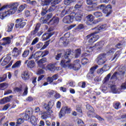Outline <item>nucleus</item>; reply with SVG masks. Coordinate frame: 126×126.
<instances>
[{
	"instance_id": "1",
	"label": "nucleus",
	"mask_w": 126,
	"mask_h": 126,
	"mask_svg": "<svg viewBox=\"0 0 126 126\" xmlns=\"http://www.w3.org/2000/svg\"><path fill=\"white\" fill-rule=\"evenodd\" d=\"M72 51L70 49H67L65 52V55L64 56L63 60L61 61V65L63 67H68L71 69H74V70H78L81 67L80 65V61L77 60L73 62V64L70 63L71 62V59L73 57L72 54Z\"/></svg>"
},
{
	"instance_id": "2",
	"label": "nucleus",
	"mask_w": 126,
	"mask_h": 126,
	"mask_svg": "<svg viewBox=\"0 0 126 126\" xmlns=\"http://www.w3.org/2000/svg\"><path fill=\"white\" fill-rule=\"evenodd\" d=\"M18 3L15 2L12 3L10 4L5 5L2 7L0 8V11H2L4 8H10L9 10H6L3 13H0V19H4V17L6 16H9L11 14H13L15 13V11L17 10V7H18ZM0 6H1V4H0Z\"/></svg>"
},
{
	"instance_id": "3",
	"label": "nucleus",
	"mask_w": 126,
	"mask_h": 126,
	"mask_svg": "<svg viewBox=\"0 0 126 126\" xmlns=\"http://www.w3.org/2000/svg\"><path fill=\"white\" fill-rule=\"evenodd\" d=\"M41 26L40 24H37L35 26L34 30L31 32V34L27 37L26 41V45H29L31 43V41L33 39V38L35 37V35L37 34L38 31H39V29Z\"/></svg>"
},
{
	"instance_id": "4",
	"label": "nucleus",
	"mask_w": 126,
	"mask_h": 126,
	"mask_svg": "<svg viewBox=\"0 0 126 126\" xmlns=\"http://www.w3.org/2000/svg\"><path fill=\"white\" fill-rule=\"evenodd\" d=\"M97 33H99V32L96 31L88 35L85 37V39L88 40V42L90 44H93V43L96 42L99 39V35L96 34Z\"/></svg>"
},
{
	"instance_id": "5",
	"label": "nucleus",
	"mask_w": 126,
	"mask_h": 126,
	"mask_svg": "<svg viewBox=\"0 0 126 126\" xmlns=\"http://www.w3.org/2000/svg\"><path fill=\"white\" fill-rule=\"evenodd\" d=\"M106 58H107V54L106 53H102L99 54L96 59V62L99 65H102L106 63Z\"/></svg>"
},
{
	"instance_id": "6",
	"label": "nucleus",
	"mask_w": 126,
	"mask_h": 126,
	"mask_svg": "<svg viewBox=\"0 0 126 126\" xmlns=\"http://www.w3.org/2000/svg\"><path fill=\"white\" fill-rule=\"evenodd\" d=\"M70 112H71L70 108L67 106H64L62 107L59 112V118L62 119L63 117H64V116H65V114H70Z\"/></svg>"
},
{
	"instance_id": "7",
	"label": "nucleus",
	"mask_w": 126,
	"mask_h": 126,
	"mask_svg": "<svg viewBox=\"0 0 126 126\" xmlns=\"http://www.w3.org/2000/svg\"><path fill=\"white\" fill-rule=\"evenodd\" d=\"M100 9H102L103 12L107 14L106 16L111 14L112 12V6H111V5H108L107 6L105 7L104 4H101L100 5Z\"/></svg>"
},
{
	"instance_id": "8",
	"label": "nucleus",
	"mask_w": 126,
	"mask_h": 126,
	"mask_svg": "<svg viewBox=\"0 0 126 126\" xmlns=\"http://www.w3.org/2000/svg\"><path fill=\"white\" fill-rule=\"evenodd\" d=\"M26 25V23L22 19L20 18L16 20V28H23Z\"/></svg>"
},
{
	"instance_id": "9",
	"label": "nucleus",
	"mask_w": 126,
	"mask_h": 126,
	"mask_svg": "<svg viewBox=\"0 0 126 126\" xmlns=\"http://www.w3.org/2000/svg\"><path fill=\"white\" fill-rule=\"evenodd\" d=\"M63 23H65L66 24H69V23H71V22L73 21V17L70 15L66 16L63 18Z\"/></svg>"
},
{
	"instance_id": "10",
	"label": "nucleus",
	"mask_w": 126,
	"mask_h": 126,
	"mask_svg": "<svg viewBox=\"0 0 126 126\" xmlns=\"http://www.w3.org/2000/svg\"><path fill=\"white\" fill-rule=\"evenodd\" d=\"M20 54H21V50L16 47L14 48L12 51V56L14 58H17Z\"/></svg>"
},
{
	"instance_id": "11",
	"label": "nucleus",
	"mask_w": 126,
	"mask_h": 126,
	"mask_svg": "<svg viewBox=\"0 0 126 126\" xmlns=\"http://www.w3.org/2000/svg\"><path fill=\"white\" fill-rule=\"evenodd\" d=\"M82 11L79 10L77 13L75 14L74 18L76 21H81V18L83 16Z\"/></svg>"
},
{
	"instance_id": "12",
	"label": "nucleus",
	"mask_w": 126,
	"mask_h": 126,
	"mask_svg": "<svg viewBox=\"0 0 126 126\" xmlns=\"http://www.w3.org/2000/svg\"><path fill=\"white\" fill-rule=\"evenodd\" d=\"M104 44L105 42L103 41L97 42L94 46V48H95V50L99 51L102 49V47L104 46Z\"/></svg>"
},
{
	"instance_id": "13",
	"label": "nucleus",
	"mask_w": 126,
	"mask_h": 126,
	"mask_svg": "<svg viewBox=\"0 0 126 126\" xmlns=\"http://www.w3.org/2000/svg\"><path fill=\"white\" fill-rule=\"evenodd\" d=\"M53 106H54V102L49 101L47 104L46 103H43V108L45 109L46 111H50V109H52Z\"/></svg>"
},
{
	"instance_id": "14",
	"label": "nucleus",
	"mask_w": 126,
	"mask_h": 126,
	"mask_svg": "<svg viewBox=\"0 0 126 126\" xmlns=\"http://www.w3.org/2000/svg\"><path fill=\"white\" fill-rule=\"evenodd\" d=\"M86 108L87 110H89V112L87 113L88 116L90 117H92V113H94V108L89 104L86 105Z\"/></svg>"
},
{
	"instance_id": "15",
	"label": "nucleus",
	"mask_w": 126,
	"mask_h": 126,
	"mask_svg": "<svg viewBox=\"0 0 126 126\" xmlns=\"http://www.w3.org/2000/svg\"><path fill=\"white\" fill-rule=\"evenodd\" d=\"M25 63L26 64H27V67H29L30 68H33L35 66V62L33 60L28 61L27 60Z\"/></svg>"
},
{
	"instance_id": "16",
	"label": "nucleus",
	"mask_w": 126,
	"mask_h": 126,
	"mask_svg": "<svg viewBox=\"0 0 126 126\" xmlns=\"http://www.w3.org/2000/svg\"><path fill=\"white\" fill-rule=\"evenodd\" d=\"M22 78L24 80H28L29 78H30V75H29V72L28 71H25L22 74Z\"/></svg>"
},
{
	"instance_id": "17",
	"label": "nucleus",
	"mask_w": 126,
	"mask_h": 126,
	"mask_svg": "<svg viewBox=\"0 0 126 126\" xmlns=\"http://www.w3.org/2000/svg\"><path fill=\"white\" fill-rule=\"evenodd\" d=\"M93 29L98 30V31H104L107 29V25L104 24L102 25H98L97 27L94 28Z\"/></svg>"
},
{
	"instance_id": "18",
	"label": "nucleus",
	"mask_w": 126,
	"mask_h": 126,
	"mask_svg": "<svg viewBox=\"0 0 126 126\" xmlns=\"http://www.w3.org/2000/svg\"><path fill=\"white\" fill-rule=\"evenodd\" d=\"M11 98H12V95L4 97L0 100V104H5V103H7V102H10V99H11Z\"/></svg>"
},
{
	"instance_id": "19",
	"label": "nucleus",
	"mask_w": 126,
	"mask_h": 126,
	"mask_svg": "<svg viewBox=\"0 0 126 126\" xmlns=\"http://www.w3.org/2000/svg\"><path fill=\"white\" fill-rule=\"evenodd\" d=\"M70 13V9H64L62 10L61 12V13L60 14V16L61 17H63L65 15H66V14H69Z\"/></svg>"
},
{
	"instance_id": "20",
	"label": "nucleus",
	"mask_w": 126,
	"mask_h": 126,
	"mask_svg": "<svg viewBox=\"0 0 126 126\" xmlns=\"http://www.w3.org/2000/svg\"><path fill=\"white\" fill-rule=\"evenodd\" d=\"M11 60V57L10 56H7L3 61V62L1 63V65L2 66H4V65H6L7 63H8Z\"/></svg>"
},
{
	"instance_id": "21",
	"label": "nucleus",
	"mask_w": 126,
	"mask_h": 126,
	"mask_svg": "<svg viewBox=\"0 0 126 126\" xmlns=\"http://www.w3.org/2000/svg\"><path fill=\"white\" fill-rule=\"evenodd\" d=\"M3 40L4 41L2 44V46H5V45H8L11 43L10 37H4Z\"/></svg>"
},
{
	"instance_id": "22",
	"label": "nucleus",
	"mask_w": 126,
	"mask_h": 126,
	"mask_svg": "<svg viewBox=\"0 0 126 126\" xmlns=\"http://www.w3.org/2000/svg\"><path fill=\"white\" fill-rule=\"evenodd\" d=\"M53 35H54V33H44L42 35V38L43 41H46V40H48V39L51 38Z\"/></svg>"
},
{
	"instance_id": "23",
	"label": "nucleus",
	"mask_w": 126,
	"mask_h": 126,
	"mask_svg": "<svg viewBox=\"0 0 126 126\" xmlns=\"http://www.w3.org/2000/svg\"><path fill=\"white\" fill-rule=\"evenodd\" d=\"M110 88H111V90L112 93H113L115 94L117 93H120V92H119V89H118V88H117V87L116 86V85H111Z\"/></svg>"
},
{
	"instance_id": "24",
	"label": "nucleus",
	"mask_w": 126,
	"mask_h": 126,
	"mask_svg": "<svg viewBox=\"0 0 126 126\" xmlns=\"http://www.w3.org/2000/svg\"><path fill=\"white\" fill-rule=\"evenodd\" d=\"M60 21V19L58 17H53L49 22V23L52 25L53 24H58Z\"/></svg>"
},
{
	"instance_id": "25",
	"label": "nucleus",
	"mask_w": 126,
	"mask_h": 126,
	"mask_svg": "<svg viewBox=\"0 0 126 126\" xmlns=\"http://www.w3.org/2000/svg\"><path fill=\"white\" fill-rule=\"evenodd\" d=\"M54 0H41V5L45 6V5H49L52 1Z\"/></svg>"
},
{
	"instance_id": "26",
	"label": "nucleus",
	"mask_w": 126,
	"mask_h": 126,
	"mask_svg": "<svg viewBox=\"0 0 126 126\" xmlns=\"http://www.w3.org/2000/svg\"><path fill=\"white\" fill-rule=\"evenodd\" d=\"M103 68H104V69H106V68H108L109 69V68H110V67L107 64H105L103 67H102L100 69H97L98 74H102L104 72V69H103Z\"/></svg>"
},
{
	"instance_id": "27",
	"label": "nucleus",
	"mask_w": 126,
	"mask_h": 126,
	"mask_svg": "<svg viewBox=\"0 0 126 126\" xmlns=\"http://www.w3.org/2000/svg\"><path fill=\"white\" fill-rule=\"evenodd\" d=\"M97 68H98V65H95L92 67L90 68V72L87 75V77H89L90 74H94V71H95V70L97 69Z\"/></svg>"
},
{
	"instance_id": "28",
	"label": "nucleus",
	"mask_w": 126,
	"mask_h": 126,
	"mask_svg": "<svg viewBox=\"0 0 126 126\" xmlns=\"http://www.w3.org/2000/svg\"><path fill=\"white\" fill-rule=\"evenodd\" d=\"M46 68L51 71H53L56 69V66H55V64H49L46 66Z\"/></svg>"
},
{
	"instance_id": "29",
	"label": "nucleus",
	"mask_w": 126,
	"mask_h": 126,
	"mask_svg": "<svg viewBox=\"0 0 126 126\" xmlns=\"http://www.w3.org/2000/svg\"><path fill=\"white\" fill-rule=\"evenodd\" d=\"M21 61H18L15 64H14L12 66V68H17L18 67H20V65H21Z\"/></svg>"
},
{
	"instance_id": "30",
	"label": "nucleus",
	"mask_w": 126,
	"mask_h": 126,
	"mask_svg": "<svg viewBox=\"0 0 126 126\" xmlns=\"http://www.w3.org/2000/svg\"><path fill=\"white\" fill-rule=\"evenodd\" d=\"M31 123L33 126H36L37 125V120L36 119V117L34 116H32L31 117Z\"/></svg>"
},
{
	"instance_id": "31",
	"label": "nucleus",
	"mask_w": 126,
	"mask_h": 126,
	"mask_svg": "<svg viewBox=\"0 0 126 126\" xmlns=\"http://www.w3.org/2000/svg\"><path fill=\"white\" fill-rule=\"evenodd\" d=\"M33 55V59H34V60H38V59H39V58H41V56H42V55L41 54V52L40 51L36 52L35 54Z\"/></svg>"
},
{
	"instance_id": "32",
	"label": "nucleus",
	"mask_w": 126,
	"mask_h": 126,
	"mask_svg": "<svg viewBox=\"0 0 126 126\" xmlns=\"http://www.w3.org/2000/svg\"><path fill=\"white\" fill-rule=\"evenodd\" d=\"M113 107L116 110H119L121 108V102L116 101L114 103Z\"/></svg>"
},
{
	"instance_id": "33",
	"label": "nucleus",
	"mask_w": 126,
	"mask_h": 126,
	"mask_svg": "<svg viewBox=\"0 0 126 126\" xmlns=\"http://www.w3.org/2000/svg\"><path fill=\"white\" fill-rule=\"evenodd\" d=\"M27 7L26 4H24L23 5H21L18 10L17 11V12L18 13H21V12H22V11Z\"/></svg>"
},
{
	"instance_id": "34",
	"label": "nucleus",
	"mask_w": 126,
	"mask_h": 126,
	"mask_svg": "<svg viewBox=\"0 0 126 126\" xmlns=\"http://www.w3.org/2000/svg\"><path fill=\"white\" fill-rule=\"evenodd\" d=\"M65 55V53L63 55L62 54V53H59L58 54L56 57H55V59L57 61H59L60 59H61V58H63V59L61 60V62L63 60V58L64 57V55Z\"/></svg>"
},
{
	"instance_id": "35",
	"label": "nucleus",
	"mask_w": 126,
	"mask_h": 126,
	"mask_svg": "<svg viewBox=\"0 0 126 126\" xmlns=\"http://www.w3.org/2000/svg\"><path fill=\"white\" fill-rule=\"evenodd\" d=\"M8 87V85L6 84V83H3L0 84V90H4V89H6V88H7Z\"/></svg>"
},
{
	"instance_id": "36",
	"label": "nucleus",
	"mask_w": 126,
	"mask_h": 126,
	"mask_svg": "<svg viewBox=\"0 0 126 126\" xmlns=\"http://www.w3.org/2000/svg\"><path fill=\"white\" fill-rule=\"evenodd\" d=\"M26 112L30 117L32 116V115H33V109L32 108H28L26 109Z\"/></svg>"
},
{
	"instance_id": "37",
	"label": "nucleus",
	"mask_w": 126,
	"mask_h": 126,
	"mask_svg": "<svg viewBox=\"0 0 126 126\" xmlns=\"http://www.w3.org/2000/svg\"><path fill=\"white\" fill-rule=\"evenodd\" d=\"M21 116L25 121H28L30 119V116L27 113H23Z\"/></svg>"
},
{
	"instance_id": "38",
	"label": "nucleus",
	"mask_w": 126,
	"mask_h": 126,
	"mask_svg": "<svg viewBox=\"0 0 126 126\" xmlns=\"http://www.w3.org/2000/svg\"><path fill=\"white\" fill-rule=\"evenodd\" d=\"M81 54V49H77L75 51V58H77Z\"/></svg>"
},
{
	"instance_id": "39",
	"label": "nucleus",
	"mask_w": 126,
	"mask_h": 126,
	"mask_svg": "<svg viewBox=\"0 0 126 126\" xmlns=\"http://www.w3.org/2000/svg\"><path fill=\"white\" fill-rule=\"evenodd\" d=\"M111 75H112V74H111V73H110L109 74H108L107 76H106L103 81V83H107L109 81V79H110V77H111Z\"/></svg>"
},
{
	"instance_id": "40",
	"label": "nucleus",
	"mask_w": 126,
	"mask_h": 126,
	"mask_svg": "<svg viewBox=\"0 0 126 126\" xmlns=\"http://www.w3.org/2000/svg\"><path fill=\"white\" fill-rule=\"evenodd\" d=\"M76 0H64V3L66 5H69L70 3H72V2H75Z\"/></svg>"
},
{
	"instance_id": "41",
	"label": "nucleus",
	"mask_w": 126,
	"mask_h": 126,
	"mask_svg": "<svg viewBox=\"0 0 126 126\" xmlns=\"http://www.w3.org/2000/svg\"><path fill=\"white\" fill-rule=\"evenodd\" d=\"M29 53H30V51H29V50H25L22 54V57L23 58H27L28 55H29Z\"/></svg>"
},
{
	"instance_id": "42",
	"label": "nucleus",
	"mask_w": 126,
	"mask_h": 126,
	"mask_svg": "<svg viewBox=\"0 0 126 126\" xmlns=\"http://www.w3.org/2000/svg\"><path fill=\"white\" fill-rule=\"evenodd\" d=\"M87 19L89 22H92L94 20V17L93 15L90 14L87 16Z\"/></svg>"
},
{
	"instance_id": "43",
	"label": "nucleus",
	"mask_w": 126,
	"mask_h": 126,
	"mask_svg": "<svg viewBox=\"0 0 126 126\" xmlns=\"http://www.w3.org/2000/svg\"><path fill=\"white\" fill-rule=\"evenodd\" d=\"M118 74H119V72L118 71H116L113 74V75L112 76V77H111L110 79L111 80H113V79L114 80H116V79H117L118 77Z\"/></svg>"
},
{
	"instance_id": "44",
	"label": "nucleus",
	"mask_w": 126,
	"mask_h": 126,
	"mask_svg": "<svg viewBox=\"0 0 126 126\" xmlns=\"http://www.w3.org/2000/svg\"><path fill=\"white\" fill-rule=\"evenodd\" d=\"M56 9V4L55 3H53V2L51 3V6L50 7L48 11L49 12H51V11H54Z\"/></svg>"
},
{
	"instance_id": "45",
	"label": "nucleus",
	"mask_w": 126,
	"mask_h": 126,
	"mask_svg": "<svg viewBox=\"0 0 126 126\" xmlns=\"http://www.w3.org/2000/svg\"><path fill=\"white\" fill-rule=\"evenodd\" d=\"M94 16L95 17H96L97 18H98V17H102V13H101L100 12H94Z\"/></svg>"
},
{
	"instance_id": "46",
	"label": "nucleus",
	"mask_w": 126,
	"mask_h": 126,
	"mask_svg": "<svg viewBox=\"0 0 126 126\" xmlns=\"http://www.w3.org/2000/svg\"><path fill=\"white\" fill-rule=\"evenodd\" d=\"M77 123L79 126H85L84 122H83L81 119H77Z\"/></svg>"
},
{
	"instance_id": "47",
	"label": "nucleus",
	"mask_w": 126,
	"mask_h": 126,
	"mask_svg": "<svg viewBox=\"0 0 126 126\" xmlns=\"http://www.w3.org/2000/svg\"><path fill=\"white\" fill-rule=\"evenodd\" d=\"M46 62L47 59H46V58H43L38 62V64L40 65L42 63H46Z\"/></svg>"
},
{
	"instance_id": "48",
	"label": "nucleus",
	"mask_w": 126,
	"mask_h": 126,
	"mask_svg": "<svg viewBox=\"0 0 126 126\" xmlns=\"http://www.w3.org/2000/svg\"><path fill=\"white\" fill-rule=\"evenodd\" d=\"M13 26H14V24H11L8 25L7 32H10L12 31V29H13Z\"/></svg>"
},
{
	"instance_id": "49",
	"label": "nucleus",
	"mask_w": 126,
	"mask_h": 126,
	"mask_svg": "<svg viewBox=\"0 0 126 126\" xmlns=\"http://www.w3.org/2000/svg\"><path fill=\"white\" fill-rule=\"evenodd\" d=\"M14 92H19V93H20V92H22V87H20V88H15L14 89Z\"/></svg>"
},
{
	"instance_id": "50",
	"label": "nucleus",
	"mask_w": 126,
	"mask_h": 126,
	"mask_svg": "<svg viewBox=\"0 0 126 126\" xmlns=\"http://www.w3.org/2000/svg\"><path fill=\"white\" fill-rule=\"evenodd\" d=\"M24 120L22 118H20L17 120L16 124L17 125H21L23 123H24Z\"/></svg>"
},
{
	"instance_id": "51",
	"label": "nucleus",
	"mask_w": 126,
	"mask_h": 126,
	"mask_svg": "<svg viewBox=\"0 0 126 126\" xmlns=\"http://www.w3.org/2000/svg\"><path fill=\"white\" fill-rule=\"evenodd\" d=\"M88 63V59L86 58H83L81 60L82 64H86Z\"/></svg>"
},
{
	"instance_id": "52",
	"label": "nucleus",
	"mask_w": 126,
	"mask_h": 126,
	"mask_svg": "<svg viewBox=\"0 0 126 126\" xmlns=\"http://www.w3.org/2000/svg\"><path fill=\"white\" fill-rule=\"evenodd\" d=\"M28 94V87H26L24 90V93H23V96H26Z\"/></svg>"
},
{
	"instance_id": "53",
	"label": "nucleus",
	"mask_w": 126,
	"mask_h": 126,
	"mask_svg": "<svg viewBox=\"0 0 126 126\" xmlns=\"http://www.w3.org/2000/svg\"><path fill=\"white\" fill-rule=\"evenodd\" d=\"M35 113H37L39 115H42V112L40 110V108L39 107L35 108Z\"/></svg>"
},
{
	"instance_id": "54",
	"label": "nucleus",
	"mask_w": 126,
	"mask_h": 126,
	"mask_svg": "<svg viewBox=\"0 0 126 126\" xmlns=\"http://www.w3.org/2000/svg\"><path fill=\"white\" fill-rule=\"evenodd\" d=\"M47 82H49V83H52L54 81V79L52 77H48L46 79Z\"/></svg>"
},
{
	"instance_id": "55",
	"label": "nucleus",
	"mask_w": 126,
	"mask_h": 126,
	"mask_svg": "<svg viewBox=\"0 0 126 126\" xmlns=\"http://www.w3.org/2000/svg\"><path fill=\"white\" fill-rule=\"evenodd\" d=\"M48 54H49V51L47 50H45L42 53H41V56H42V58H43V57H46V56L48 55Z\"/></svg>"
},
{
	"instance_id": "56",
	"label": "nucleus",
	"mask_w": 126,
	"mask_h": 126,
	"mask_svg": "<svg viewBox=\"0 0 126 126\" xmlns=\"http://www.w3.org/2000/svg\"><path fill=\"white\" fill-rule=\"evenodd\" d=\"M116 51V49L114 48H110L108 52V55H112V54H114V52Z\"/></svg>"
},
{
	"instance_id": "57",
	"label": "nucleus",
	"mask_w": 126,
	"mask_h": 126,
	"mask_svg": "<svg viewBox=\"0 0 126 126\" xmlns=\"http://www.w3.org/2000/svg\"><path fill=\"white\" fill-rule=\"evenodd\" d=\"M95 0H87V4H89V5H91V4L94 3Z\"/></svg>"
},
{
	"instance_id": "58",
	"label": "nucleus",
	"mask_w": 126,
	"mask_h": 126,
	"mask_svg": "<svg viewBox=\"0 0 126 126\" xmlns=\"http://www.w3.org/2000/svg\"><path fill=\"white\" fill-rule=\"evenodd\" d=\"M38 41H39V38H38V37H36L32 41V45H35V44H36V43H37V42Z\"/></svg>"
},
{
	"instance_id": "59",
	"label": "nucleus",
	"mask_w": 126,
	"mask_h": 126,
	"mask_svg": "<svg viewBox=\"0 0 126 126\" xmlns=\"http://www.w3.org/2000/svg\"><path fill=\"white\" fill-rule=\"evenodd\" d=\"M52 78H53V80H57L58 78H59V74H55L52 76Z\"/></svg>"
},
{
	"instance_id": "60",
	"label": "nucleus",
	"mask_w": 126,
	"mask_h": 126,
	"mask_svg": "<svg viewBox=\"0 0 126 126\" xmlns=\"http://www.w3.org/2000/svg\"><path fill=\"white\" fill-rule=\"evenodd\" d=\"M87 50V52H88V53H91V52H92V51H93V47H91V46H88L86 48Z\"/></svg>"
},
{
	"instance_id": "61",
	"label": "nucleus",
	"mask_w": 126,
	"mask_h": 126,
	"mask_svg": "<svg viewBox=\"0 0 126 126\" xmlns=\"http://www.w3.org/2000/svg\"><path fill=\"white\" fill-rule=\"evenodd\" d=\"M27 1L28 2V3H30L32 5H35L36 3V1H31L30 0H27Z\"/></svg>"
},
{
	"instance_id": "62",
	"label": "nucleus",
	"mask_w": 126,
	"mask_h": 126,
	"mask_svg": "<svg viewBox=\"0 0 126 126\" xmlns=\"http://www.w3.org/2000/svg\"><path fill=\"white\" fill-rule=\"evenodd\" d=\"M43 47V43L39 42L36 45V48L37 49H41Z\"/></svg>"
},
{
	"instance_id": "63",
	"label": "nucleus",
	"mask_w": 126,
	"mask_h": 126,
	"mask_svg": "<svg viewBox=\"0 0 126 126\" xmlns=\"http://www.w3.org/2000/svg\"><path fill=\"white\" fill-rule=\"evenodd\" d=\"M55 93L56 92H55L54 91H50L48 92V94L50 96H53V95H54Z\"/></svg>"
},
{
	"instance_id": "64",
	"label": "nucleus",
	"mask_w": 126,
	"mask_h": 126,
	"mask_svg": "<svg viewBox=\"0 0 126 126\" xmlns=\"http://www.w3.org/2000/svg\"><path fill=\"white\" fill-rule=\"evenodd\" d=\"M83 28H84V25L82 24H79L78 27H77V29H83Z\"/></svg>"
}]
</instances>
